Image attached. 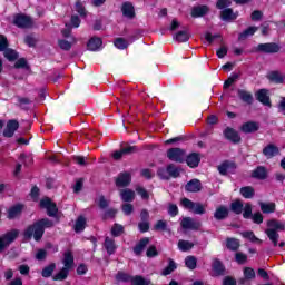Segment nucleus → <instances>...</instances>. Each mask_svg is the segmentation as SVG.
Segmentation results:
<instances>
[{
	"label": "nucleus",
	"instance_id": "1",
	"mask_svg": "<svg viewBox=\"0 0 285 285\" xmlns=\"http://www.w3.org/2000/svg\"><path fill=\"white\" fill-rule=\"evenodd\" d=\"M52 227V222L49 220L48 218H43L33 225H30L26 230H24V239H33L36 242H39L43 237V232L45 228H50Z\"/></svg>",
	"mask_w": 285,
	"mask_h": 285
},
{
	"label": "nucleus",
	"instance_id": "2",
	"mask_svg": "<svg viewBox=\"0 0 285 285\" xmlns=\"http://www.w3.org/2000/svg\"><path fill=\"white\" fill-rule=\"evenodd\" d=\"M285 230V223L282 220L272 219L267 223V229L265 230V234L267 235L269 242L274 246H277V243L279 242V232Z\"/></svg>",
	"mask_w": 285,
	"mask_h": 285
},
{
	"label": "nucleus",
	"instance_id": "3",
	"mask_svg": "<svg viewBox=\"0 0 285 285\" xmlns=\"http://www.w3.org/2000/svg\"><path fill=\"white\" fill-rule=\"evenodd\" d=\"M181 206H184V208H187V210H191V213H195V215H204L206 213L205 205H202L200 203H194L188 198H184L181 200Z\"/></svg>",
	"mask_w": 285,
	"mask_h": 285
},
{
	"label": "nucleus",
	"instance_id": "4",
	"mask_svg": "<svg viewBox=\"0 0 285 285\" xmlns=\"http://www.w3.org/2000/svg\"><path fill=\"white\" fill-rule=\"evenodd\" d=\"M17 237H19V230L13 229L7 234H4L3 236L0 237V250H3V248L10 246V244H12V242H14V239H17Z\"/></svg>",
	"mask_w": 285,
	"mask_h": 285
},
{
	"label": "nucleus",
	"instance_id": "5",
	"mask_svg": "<svg viewBox=\"0 0 285 285\" xmlns=\"http://www.w3.org/2000/svg\"><path fill=\"white\" fill-rule=\"evenodd\" d=\"M167 157L170 161H177L181 164V161L186 160V151L179 148H171L167 151Z\"/></svg>",
	"mask_w": 285,
	"mask_h": 285
},
{
	"label": "nucleus",
	"instance_id": "6",
	"mask_svg": "<svg viewBox=\"0 0 285 285\" xmlns=\"http://www.w3.org/2000/svg\"><path fill=\"white\" fill-rule=\"evenodd\" d=\"M13 23L18 28H32V19L26 14L14 16Z\"/></svg>",
	"mask_w": 285,
	"mask_h": 285
},
{
	"label": "nucleus",
	"instance_id": "7",
	"mask_svg": "<svg viewBox=\"0 0 285 285\" xmlns=\"http://www.w3.org/2000/svg\"><path fill=\"white\" fill-rule=\"evenodd\" d=\"M181 226L185 230H199V228H202V222L195 218L185 217L181 220Z\"/></svg>",
	"mask_w": 285,
	"mask_h": 285
},
{
	"label": "nucleus",
	"instance_id": "8",
	"mask_svg": "<svg viewBox=\"0 0 285 285\" xmlns=\"http://www.w3.org/2000/svg\"><path fill=\"white\" fill-rule=\"evenodd\" d=\"M130 181H132V176L130 173L124 171L117 176L116 186L117 188H126V186H130Z\"/></svg>",
	"mask_w": 285,
	"mask_h": 285
},
{
	"label": "nucleus",
	"instance_id": "9",
	"mask_svg": "<svg viewBox=\"0 0 285 285\" xmlns=\"http://www.w3.org/2000/svg\"><path fill=\"white\" fill-rule=\"evenodd\" d=\"M41 208H46L49 217H55L57 215V205H55L50 198H45L40 202Z\"/></svg>",
	"mask_w": 285,
	"mask_h": 285
},
{
	"label": "nucleus",
	"instance_id": "10",
	"mask_svg": "<svg viewBox=\"0 0 285 285\" xmlns=\"http://www.w3.org/2000/svg\"><path fill=\"white\" fill-rule=\"evenodd\" d=\"M19 130V121L9 120L7 122V127L4 128L3 136L4 137H14V132Z\"/></svg>",
	"mask_w": 285,
	"mask_h": 285
},
{
	"label": "nucleus",
	"instance_id": "11",
	"mask_svg": "<svg viewBox=\"0 0 285 285\" xmlns=\"http://www.w3.org/2000/svg\"><path fill=\"white\" fill-rule=\"evenodd\" d=\"M122 16L126 19H135V6L130 2H124L121 6Z\"/></svg>",
	"mask_w": 285,
	"mask_h": 285
},
{
	"label": "nucleus",
	"instance_id": "12",
	"mask_svg": "<svg viewBox=\"0 0 285 285\" xmlns=\"http://www.w3.org/2000/svg\"><path fill=\"white\" fill-rule=\"evenodd\" d=\"M258 50L261 52H279V46L277 43H261L258 45Z\"/></svg>",
	"mask_w": 285,
	"mask_h": 285
},
{
	"label": "nucleus",
	"instance_id": "13",
	"mask_svg": "<svg viewBox=\"0 0 285 285\" xmlns=\"http://www.w3.org/2000/svg\"><path fill=\"white\" fill-rule=\"evenodd\" d=\"M263 155H265L267 159H272V157H275L276 155H279V148H277V146L272 145V144L267 145L263 149Z\"/></svg>",
	"mask_w": 285,
	"mask_h": 285
},
{
	"label": "nucleus",
	"instance_id": "14",
	"mask_svg": "<svg viewBox=\"0 0 285 285\" xmlns=\"http://www.w3.org/2000/svg\"><path fill=\"white\" fill-rule=\"evenodd\" d=\"M224 135L226 139H229V141H233L234 144H239V141H242L239 134H237V131H235L234 129H225Z\"/></svg>",
	"mask_w": 285,
	"mask_h": 285
},
{
	"label": "nucleus",
	"instance_id": "15",
	"mask_svg": "<svg viewBox=\"0 0 285 285\" xmlns=\"http://www.w3.org/2000/svg\"><path fill=\"white\" fill-rule=\"evenodd\" d=\"M256 98L263 104L264 106H271V98L268 97V90L261 89L256 94Z\"/></svg>",
	"mask_w": 285,
	"mask_h": 285
},
{
	"label": "nucleus",
	"instance_id": "16",
	"mask_svg": "<svg viewBox=\"0 0 285 285\" xmlns=\"http://www.w3.org/2000/svg\"><path fill=\"white\" fill-rule=\"evenodd\" d=\"M267 79H269V81H273L274 83H284L285 76L279 71H271L267 75Z\"/></svg>",
	"mask_w": 285,
	"mask_h": 285
},
{
	"label": "nucleus",
	"instance_id": "17",
	"mask_svg": "<svg viewBox=\"0 0 285 285\" xmlns=\"http://www.w3.org/2000/svg\"><path fill=\"white\" fill-rule=\"evenodd\" d=\"M257 130H259V124L254 121L245 122L242 126V131L245 134L257 132Z\"/></svg>",
	"mask_w": 285,
	"mask_h": 285
},
{
	"label": "nucleus",
	"instance_id": "18",
	"mask_svg": "<svg viewBox=\"0 0 285 285\" xmlns=\"http://www.w3.org/2000/svg\"><path fill=\"white\" fill-rule=\"evenodd\" d=\"M136 147L129 146V147H125L122 149H120L119 151H115L112 157L114 159H121V157H124V155H132V153H135Z\"/></svg>",
	"mask_w": 285,
	"mask_h": 285
},
{
	"label": "nucleus",
	"instance_id": "19",
	"mask_svg": "<svg viewBox=\"0 0 285 285\" xmlns=\"http://www.w3.org/2000/svg\"><path fill=\"white\" fill-rule=\"evenodd\" d=\"M23 210V205H14L13 207L9 208L8 210V218L9 219H17L21 212Z\"/></svg>",
	"mask_w": 285,
	"mask_h": 285
},
{
	"label": "nucleus",
	"instance_id": "20",
	"mask_svg": "<svg viewBox=\"0 0 285 285\" xmlns=\"http://www.w3.org/2000/svg\"><path fill=\"white\" fill-rule=\"evenodd\" d=\"M101 43L102 41L100 38H91L87 43L88 50H91V52H97V50L101 49Z\"/></svg>",
	"mask_w": 285,
	"mask_h": 285
},
{
	"label": "nucleus",
	"instance_id": "21",
	"mask_svg": "<svg viewBox=\"0 0 285 285\" xmlns=\"http://www.w3.org/2000/svg\"><path fill=\"white\" fill-rule=\"evenodd\" d=\"M86 222H87L86 217L79 216L76 219V223L73 226L75 233H83V230H86Z\"/></svg>",
	"mask_w": 285,
	"mask_h": 285
},
{
	"label": "nucleus",
	"instance_id": "22",
	"mask_svg": "<svg viewBox=\"0 0 285 285\" xmlns=\"http://www.w3.org/2000/svg\"><path fill=\"white\" fill-rule=\"evenodd\" d=\"M186 190L188 193H199V190H202V183H199L197 179H194L187 183Z\"/></svg>",
	"mask_w": 285,
	"mask_h": 285
},
{
	"label": "nucleus",
	"instance_id": "23",
	"mask_svg": "<svg viewBox=\"0 0 285 285\" xmlns=\"http://www.w3.org/2000/svg\"><path fill=\"white\" fill-rule=\"evenodd\" d=\"M208 14V6H198L191 10V17L199 18Z\"/></svg>",
	"mask_w": 285,
	"mask_h": 285
},
{
	"label": "nucleus",
	"instance_id": "24",
	"mask_svg": "<svg viewBox=\"0 0 285 285\" xmlns=\"http://www.w3.org/2000/svg\"><path fill=\"white\" fill-rule=\"evenodd\" d=\"M233 170H235L234 163H223L220 166H218V171L222 175H228V173H233Z\"/></svg>",
	"mask_w": 285,
	"mask_h": 285
},
{
	"label": "nucleus",
	"instance_id": "25",
	"mask_svg": "<svg viewBox=\"0 0 285 285\" xmlns=\"http://www.w3.org/2000/svg\"><path fill=\"white\" fill-rule=\"evenodd\" d=\"M220 17L223 21H234V19H237V13L233 12V9H224Z\"/></svg>",
	"mask_w": 285,
	"mask_h": 285
},
{
	"label": "nucleus",
	"instance_id": "26",
	"mask_svg": "<svg viewBox=\"0 0 285 285\" xmlns=\"http://www.w3.org/2000/svg\"><path fill=\"white\" fill-rule=\"evenodd\" d=\"M75 266V257L72 256V253L67 252L65 253V258H63V268H67L70 271Z\"/></svg>",
	"mask_w": 285,
	"mask_h": 285
},
{
	"label": "nucleus",
	"instance_id": "27",
	"mask_svg": "<svg viewBox=\"0 0 285 285\" xmlns=\"http://www.w3.org/2000/svg\"><path fill=\"white\" fill-rule=\"evenodd\" d=\"M187 165L189 166V168H197V166H199V155L198 154H191L187 157L186 159Z\"/></svg>",
	"mask_w": 285,
	"mask_h": 285
},
{
	"label": "nucleus",
	"instance_id": "28",
	"mask_svg": "<svg viewBox=\"0 0 285 285\" xmlns=\"http://www.w3.org/2000/svg\"><path fill=\"white\" fill-rule=\"evenodd\" d=\"M120 197L122 202H134L135 200V191L132 189H122L120 191Z\"/></svg>",
	"mask_w": 285,
	"mask_h": 285
},
{
	"label": "nucleus",
	"instance_id": "29",
	"mask_svg": "<svg viewBox=\"0 0 285 285\" xmlns=\"http://www.w3.org/2000/svg\"><path fill=\"white\" fill-rule=\"evenodd\" d=\"M215 219H226V217H228V208L225 206H220L216 209L215 214H214Z\"/></svg>",
	"mask_w": 285,
	"mask_h": 285
},
{
	"label": "nucleus",
	"instance_id": "30",
	"mask_svg": "<svg viewBox=\"0 0 285 285\" xmlns=\"http://www.w3.org/2000/svg\"><path fill=\"white\" fill-rule=\"evenodd\" d=\"M150 243L149 238H142L139 244L136 245V247L134 248V253L136 255H141V253H144V248H146V246H148V244Z\"/></svg>",
	"mask_w": 285,
	"mask_h": 285
},
{
	"label": "nucleus",
	"instance_id": "31",
	"mask_svg": "<svg viewBox=\"0 0 285 285\" xmlns=\"http://www.w3.org/2000/svg\"><path fill=\"white\" fill-rule=\"evenodd\" d=\"M105 248L108 253V255H112L115 250H117V245H115V240L111 239L110 237H107L105 239Z\"/></svg>",
	"mask_w": 285,
	"mask_h": 285
},
{
	"label": "nucleus",
	"instance_id": "32",
	"mask_svg": "<svg viewBox=\"0 0 285 285\" xmlns=\"http://www.w3.org/2000/svg\"><path fill=\"white\" fill-rule=\"evenodd\" d=\"M72 43H77V39L70 38V41L66 39L58 41L59 48H61V50H70V48H72Z\"/></svg>",
	"mask_w": 285,
	"mask_h": 285
},
{
	"label": "nucleus",
	"instance_id": "33",
	"mask_svg": "<svg viewBox=\"0 0 285 285\" xmlns=\"http://www.w3.org/2000/svg\"><path fill=\"white\" fill-rule=\"evenodd\" d=\"M267 175L266 168L265 167H257L253 173H252V177H254L255 179H264Z\"/></svg>",
	"mask_w": 285,
	"mask_h": 285
},
{
	"label": "nucleus",
	"instance_id": "34",
	"mask_svg": "<svg viewBox=\"0 0 285 285\" xmlns=\"http://www.w3.org/2000/svg\"><path fill=\"white\" fill-rule=\"evenodd\" d=\"M240 195L245 197V199H253L255 196V189H253L250 186L243 187L240 188Z\"/></svg>",
	"mask_w": 285,
	"mask_h": 285
},
{
	"label": "nucleus",
	"instance_id": "35",
	"mask_svg": "<svg viewBox=\"0 0 285 285\" xmlns=\"http://www.w3.org/2000/svg\"><path fill=\"white\" fill-rule=\"evenodd\" d=\"M185 266H187L189 271H195L197 268V257L187 256L185 258Z\"/></svg>",
	"mask_w": 285,
	"mask_h": 285
},
{
	"label": "nucleus",
	"instance_id": "36",
	"mask_svg": "<svg viewBox=\"0 0 285 285\" xmlns=\"http://www.w3.org/2000/svg\"><path fill=\"white\" fill-rule=\"evenodd\" d=\"M195 246V244L190 243L189 240H179L178 242V248L183 253H186L188 250H191V248Z\"/></svg>",
	"mask_w": 285,
	"mask_h": 285
},
{
	"label": "nucleus",
	"instance_id": "37",
	"mask_svg": "<svg viewBox=\"0 0 285 285\" xmlns=\"http://www.w3.org/2000/svg\"><path fill=\"white\" fill-rule=\"evenodd\" d=\"M259 206L265 214L275 213V203H259Z\"/></svg>",
	"mask_w": 285,
	"mask_h": 285
},
{
	"label": "nucleus",
	"instance_id": "38",
	"mask_svg": "<svg viewBox=\"0 0 285 285\" xmlns=\"http://www.w3.org/2000/svg\"><path fill=\"white\" fill-rule=\"evenodd\" d=\"M242 236L245 239H249V242H253V244H262V240L255 236L253 232H243Z\"/></svg>",
	"mask_w": 285,
	"mask_h": 285
},
{
	"label": "nucleus",
	"instance_id": "39",
	"mask_svg": "<svg viewBox=\"0 0 285 285\" xmlns=\"http://www.w3.org/2000/svg\"><path fill=\"white\" fill-rule=\"evenodd\" d=\"M4 57L8 61H16V59H19V53L14 49H4Z\"/></svg>",
	"mask_w": 285,
	"mask_h": 285
},
{
	"label": "nucleus",
	"instance_id": "40",
	"mask_svg": "<svg viewBox=\"0 0 285 285\" xmlns=\"http://www.w3.org/2000/svg\"><path fill=\"white\" fill-rule=\"evenodd\" d=\"M257 32V27H249L247 30L243 31L239 35V39L244 40V39H248V37H253V35H255Z\"/></svg>",
	"mask_w": 285,
	"mask_h": 285
},
{
	"label": "nucleus",
	"instance_id": "41",
	"mask_svg": "<svg viewBox=\"0 0 285 285\" xmlns=\"http://www.w3.org/2000/svg\"><path fill=\"white\" fill-rule=\"evenodd\" d=\"M68 273H70V269L62 267V269L53 276V279L56 282H63V279L68 277Z\"/></svg>",
	"mask_w": 285,
	"mask_h": 285
},
{
	"label": "nucleus",
	"instance_id": "42",
	"mask_svg": "<svg viewBox=\"0 0 285 285\" xmlns=\"http://www.w3.org/2000/svg\"><path fill=\"white\" fill-rule=\"evenodd\" d=\"M238 97L246 104H253V95L248 91L239 90Z\"/></svg>",
	"mask_w": 285,
	"mask_h": 285
},
{
	"label": "nucleus",
	"instance_id": "43",
	"mask_svg": "<svg viewBox=\"0 0 285 285\" xmlns=\"http://www.w3.org/2000/svg\"><path fill=\"white\" fill-rule=\"evenodd\" d=\"M213 272L215 275H222L224 273V265L218 259H214L213 262Z\"/></svg>",
	"mask_w": 285,
	"mask_h": 285
},
{
	"label": "nucleus",
	"instance_id": "44",
	"mask_svg": "<svg viewBox=\"0 0 285 285\" xmlns=\"http://www.w3.org/2000/svg\"><path fill=\"white\" fill-rule=\"evenodd\" d=\"M174 39L176 41H179L180 43H184V42L188 41V39H190V37L188 36L187 31H179L178 33H176L174 36Z\"/></svg>",
	"mask_w": 285,
	"mask_h": 285
},
{
	"label": "nucleus",
	"instance_id": "45",
	"mask_svg": "<svg viewBox=\"0 0 285 285\" xmlns=\"http://www.w3.org/2000/svg\"><path fill=\"white\" fill-rule=\"evenodd\" d=\"M55 268H57V265H55V263L45 267L41 273L42 277H50L52 273H55Z\"/></svg>",
	"mask_w": 285,
	"mask_h": 285
},
{
	"label": "nucleus",
	"instance_id": "46",
	"mask_svg": "<svg viewBox=\"0 0 285 285\" xmlns=\"http://www.w3.org/2000/svg\"><path fill=\"white\" fill-rule=\"evenodd\" d=\"M226 245L229 250H237L239 248V240L236 238H228Z\"/></svg>",
	"mask_w": 285,
	"mask_h": 285
},
{
	"label": "nucleus",
	"instance_id": "47",
	"mask_svg": "<svg viewBox=\"0 0 285 285\" xmlns=\"http://www.w3.org/2000/svg\"><path fill=\"white\" fill-rule=\"evenodd\" d=\"M232 210L233 213H236V215H242V210H244V204H242L239 200L232 203Z\"/></svg>",
	"mask_w": 285,
	"mask_h": 285
},
{
	"label": "nucleus",
	"instance_id": "48",
	"mask_svg": "<svg viewBox=\"0 0 285 285\" xmlns=\"http://www.w3.org/2000/svg\"><path fill=\"white\" fill-rule=\"evenodd\" d=\"M167 173L169 177H179V173H181V170L177 168L175 165H169L167 167Z\"/></svg>",
	"mask_w": 285,
	"mask_h": 285
},
{
	"label": "nucleus",
	"instance_id": "49",
	"mask_svg": "<svg viewBox=\"0 0 285 285\" xmlns=\"http://www.w3.org/2000/svg\"><path fill=\"white\" fill-rule=\"evenodd\" d=\"M128 41L124 38H118L115 40V46L118 48V50H126L128 48Z\"/></svg>",
	"mask_w": 285,
	"mask_h": 285
},
{
	"label": "nucleus",
	"instance_id": "50",
	"mask_svg": "<svg viewBox=\"0 0 285 285\" xmlns=\"http://www.w3.org/2000/svg\"><path fill=\"white\" fill-rule=\"evenodd\" d=\"M177 269V263L175 261L170 259L168 266L163 271V275H170L173 271Z\"/></svg>",
	"mask_w": 285,
	"mask_h": 285
},
{
	"label": "nucleus",
	"instance_id": "51",
	"mask_svg": "<svg viewBox=\"0 0 285 285\" xmlns=\"http://www.w3.org/2000/svg\"><path fill=\"white\" fill-rule=\"evenodd\" d=\"M131 283H132V285H149L150 281L145 279L141 276H136V277L131 278Z\"/></svg>",
	"mask_w": 285,
	"mask_h": 285
},
{
	"label": "nucleus",
	"instance_id": "52",
	"mask_svg": "<svg viewBox=\"0 0 285 285\" xmlns=\"http://www.w3.org/2000/svg\"><path fill=\"white\" fill-rule=\"evenodd\" d=\"M243 274L245 279H255V269H253L252 267H245L243 269Z\"/></svg>",
	"mask_w": 285,
	"mask_h": 285
},
{
	"label": "nucleus",
	"instance_id": "53",
	"mask_svg": "<svg viewBox=\"0 0 285 285\" xmlns=\"http://www.w3.org/2000/svg\"><path fill=\"white\" fill-rule=\"evenodd\" d=\"M237 79H239V75L234 73L224 83V88H230V86H233V83H235V81H237Z\"/></svg>",
	"mask_w": 285,
	"mask_h": 285
},
{
	"label": "nucleus",
	"instance_id": "54",
	"mask_svg": "<svg viewBox=\"0 0 285 285\" xmlns=\"http://www.w3.org/2000/svg\"><path fill=\"white\" fill-rule=\"evenodd\" d=\"M121 233H124V226L119 224L114 225V227L111 228V235H114V237H119Z\"/></svg>",
	"mask_w": 285,
	"mask_h": 285
},
{
	"label": "nucleus",
	"instance_id": "55",
	"mask_svg": "<svg viewBox=\"0 0 285 285\" xmlns=\"http://www.w3.org/2000/svg\"><path fill=\"white\" fill-rule=\"evenodd\" d=\"M243 210H244L243 217L245 219H249V217L253 216V207L250 206V204H246Z\"/></svg>",
	"mask_w": 285,
	"mask_h": 285
},
{
	"label": "nucleus",
	"instance_id": "56",
	"mask_svg": "<svg viewBox=\"0 0 285 285\" xmlns=\"http://www.w3.org/2000/svg\"><path fill=\"white\" fill-rule=\"evenodd\" d=\"M75 10H76L81 17H83V16L86 14V9L83 8V4H82L81 1H79V0L76 1Z\"/></svg>",
	"mask_w": 285,
	"mask_h": 285
},
{
	"label": "nucleus",
	"instance_id": "57",
	"mask_svg": "<svg viewBox=\"0 0 285 285\" xmlns=\"http://www.w3.org/2000/svg\"><path fill=\"white\" fill-rule=\"evenodd\" d=\"M236 262L237 264H246V262H248V256L243 253H236Z\"/></svg>",
	"mask_w": 285,
	"mask_h": 285
},
{
	"label": "nucleus",
	"instance_id": "58",
	"mask_svg": "<svg viewBox=\"0 0 285 285\" xmlns=\"http://www.w3.org/2000/svg\"><path fill=\"white\" fill-rule=\"evenodd\" d=\"M179 213V208L177 207V205H173L170 204L168 206V214L171 216V217H175L176 215H178Z\"/></svg>",
	"mask_w": 285,
	"mask_h": 285
},
{
	"label": "nucleus",
	"instance_id": "59",
	"mask_svg": "<svg viewBox=\"0 0 285 285\" xmlns=\"http://www.w3.org/2000/svg\"><path fill=\"white\" fill-rule=\"evenodd\" d=\"M8 48V39L0 35V52H3Z\"/></svg>",
	"mask_w": 285,
	"mask_h": 285
},
{
	"label": "nucleus",
	"instance_id": "60",
	"mask_svg": "<svg viewBox=\"0 0 285 285\" xmlns=\"http://www.w3.org/2000/svg\"><path fill=\"white\" fill-rule=\"evenodd\" d=\"M48 255V253L46 252V249H39L36 253V259H38L39 262H41L42 259H46V256Z\"/></svg>",
	"mask_w": 285,
	"mask_h": 285
},
{
	"label": "nucleus",
	"instance_id": "61",
	"mask_svg": "<svg viewBox=\"0 0 285 285\" xmlns=\"http://www.w3.org/2000/svg\"><path fill=\"white\" fill-rule=\"evenodd\" d=\"M28 62L26 61L24 58H20L16 61L14 68H27Z\"/></svg>",
	"mask_w": 285,
	"mask_h": 285
},
{
	"label": "nucleus",
	"instance_id": "62",
	"mask_svg": "<svg viewBox=\"0 0 285 285\" xmlns=\"http://www.w3.org/2000/svg\"><path fill=\"white\" fill-rule=\"evenodd\" d=\"M228 6H230V0H218L217 2L219 10H224V8H228Z\"/></svg>",
	"mask_w": 285,
	"mask_h": 285
},
{
	"label": "nucleus",
	"instance_id": "63",
	"mask_svg": "<svg viewBox=\"0 0 285 285\" xmlns=\"http://www.w3.org/2000/svg\"><path fill=\"white\" fill-rule=\"evenodd\" d=\"M158 253H157V248L155 246H150L147 249V257H157Z\"/></svg>",
	"mask_w": 285,
	"mask_h": 285
},
{
	"label": "nucleus",
	"instance_id": "64",
	"mask_svg": "<svg viewBox=\"0 0 285 285\" xmlns=\"http://www.w3.org/2000/svg\"><path fill=\"white\" fill-rule=\"evenodd\" d=\"M132 210H134L132 205L130 204L122 205V212L125 213V215H131Z\"/></svg>",
	"mask_w": 285,
	"mask_h": 285
}]
</instances>
